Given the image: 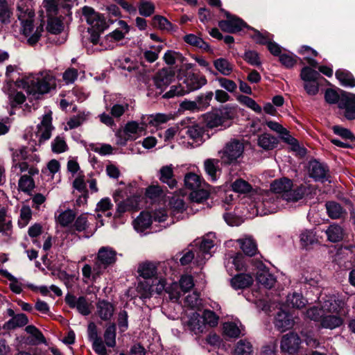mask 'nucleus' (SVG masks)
I'll list each match as a JSON object with an SVG mask.
<instances>
[{
  "label": "nucleus",
  "instance_id": "f257e3e1",
  "mask_svg": "<svg viewBox=\"0 0 355 355\" xmlns=\"http://www.w3.org/2000/svg\"><path fill=\"white\" fill-rule=\"evenodd\" d=\"M26 92L38 98L41 94L50 92L55 87V79L50 71H43L35 75H31L21 81Z\"/></svg>",
  "mask_w": 355,
  "mask_h": 355
},
{
  "label": "nucleus",
  "instance_id": "f03ea898",
  "mask_svg": "<svg viewBox=\"0 0 355 355\" xmlns=\"http://www.w3.org/2000/svg\"><path fill=\"white\" fill-rule=\"evenodd\" d=\"M293 182L286 178L275 180L270 186V191L279 196L282 200L287 202H297L304 196L306 192L305 186L293 188Z\"/></svg>",
  "mask_w": 355,
  "mask_h": 355
},
{
  "label": "nucleus",
  "instance_id": "7ed1b4c3",
  "mask_svg": "<svg viewBox=\"0 0 355 355\" xmlns=\"http://www.w3.org/2000/svg\"><path fill=\"white\" fill-rule=\"evenodd\" d=\"M82 12L84 19L91 26V42L96 44L99 41L100 33L108 27V24L102 15L96 12L91 7L84 6Z\"/></svg>",
  "mask_w": 355,
  "mask_h": 355
},
{
  "label": "nucleus",
  "instance_id": "20e7f679",
  "mask_svg": "<svg viewBox=\"0 0 355 355\" xmlns=\"http://www.w3.org/2000/svg\"><path fill=\"white\" fill-rule=\"evenodd\" d=\"M214 237V234L209 233L202 240H196L194 241L195 246L197 248L195 250V253L196 254L195 263L197 266H202L205 261L211 257L210 250L215 244L213 239Z\"/></svg>",
  "mask_w": 355,
  "mask_h": 355
},
{
  "label": "nucleus",
  "instance_id": "39448f33",
  "mask_svg": "<svg viewBox=\"0 0 355 355\" xmlns=\"http://www.w3.org/2000/svg\"><path fill=\"white\" fill-rule=\"evenodd\" d=\"M116 260V252L109 246L101 247L97 253L96 261L93 268L94 277L99 276L108 266Z\"/></svg>",
  "mask_w": 355,
  "mask_h": 355
},
{
  "label": "nucleus",
  "instance_id": "423d86ee",
  "mask_svg": "<svg viewBox=\"0 0 355 355\" xmlns=\"http://www.w3.org/2000/svg\"><path fill=\"white\" fill-rule=\"evenodd\" d=\"M243 150L244 146L242 142L238 139H232L219 151L220 160L225 164H230L243 155Z\"/></svg>",
  "mask_w": 355,
  "mask_h": 355
},
{
  "label": "nucleus",
  "instance_id": "0eeeda50",
  "mask_svg": "<svg viewBox=\"0 0 355 355\" xmlns=\"http://www.w3.org/2000/svg\"><path fill=\"white\" fill-rule=\"evenodd\" d=\"M185 123L184 121L180 123L182 128L180 129L178 135L180 139H186L187 144H191L192 146L200 145L204 134L203 128L196 124L184 126Z\"/></svg>",
  "mask_w": 355,
  "mask_h": 355
},
{
  "label": "nucleus",
  "instance_id": "6e6552de",
  "mask_svg": "<svg viewBox=\"0 0 355 355\" xmlns=\"http://www.w3.org/2000/svg\"><path fill=\"white\" fill-rule=\"evenodd\" d=\"M166 286V280L163 278H155L153 280L145 279L141 282L137 286V291L141 298H149L155 293L159 294Z\"/></svg>",
  "mask_w": 355,
  "mask_h": 355
},
{
  "label": "nucleus",
  "instance_id": "1a4fd4ad",
  "mask_svg": "<svg viewBox=\"0 0 355 355\" xmlns=\"http://www.w3.org/2000/svg\"><path fill=\"white\" fill-rule=\"evenodd\" d=\"M281 200L276 193L267 191L263 195L261 202L256 205L257 211L261 215L274 213L279 209Z\"/></svg>",
  "mask_w": 355,
  "mask_h": 355
},
{
  "label": "nucleus",
  "instance_id": "9d476101",
  "mask_svg": "<svg viewBox=\"0 0 355 355\" xmlns=\"http://www.w3.org/2000/svg\"><path fill=\"white\" fill-rule=\"evenodd\" d=\"M231 116L227 110H217L209 112L205 116V122L210 128L230 126Z\"/></svg>",
  "mask_w": 355,
  "mask_h": 355
},
{
  "label": "nucleus",
  "instance_id": "9b49d317",
  "mask_svg": "<svg viewBox=\"0 0 355 355\" xmlns=\"http://www.w3.org/2000/svg\"><path fill=\"white\" fill-rule=\"evenodd\" d=\"M51 120L52 118L50 114H45L41 123L37 125V130L31 135V139L38 145H41V144L50 139L53 129Z\"/></svg>",
  "mask_w": 355,
  "mask_h": 355
},
{
  "label": "nucleus",
  "instance_id": "f8f14e48",
  "mask_svg": "<svg viewBox=\"0 0 355 355\" xmlns=\"http://www.w3.org/2000/svg\"><path fill=\"white\" fill-rule=\"evenodd\" d=\"M194 286L193 279L191 275H182L180 284L173 283L172 285L166 288V291L168 293L169 297L171 300L178 301L180 296V290L186 293L191 289Z\"/></svg>",
  "mask_w": 355,
  "mask_h": 355
},
{
  "label": "nucleus",
  "instance_id": "ddd939ff",
  "mask_svg": "<svg viewBox=\"0 0 355 355\" xmlns=\"http://www.w3.org/2000/svg\"><path fill=\"white\" fill-rule=\"evenodd\" d=\"M12 166L11 172L19 175L28 169L26 159L30 158L27 157V148L22 146L15 150L12 149Z\"/></svg>",
  "mask_w": 355,
  "mask_h": 355
},
{
  "label": "nucleus",
  "instance_id": "4468645a",
  "mask_svg": "<svg viewBox=\"0 0 355 355\" xmlns=\"http://www.w3.org/2000/svg\"><path fill=\"white\" fill-rule=\"evenodd\" d=\"M33 18L24 17V20H19L22 26L23 34L27 37V42L31 45H34L38 42L44 31L42 25L37 26L34 31Z\"/></svg>",
  "mask_w": 355,
  "mask_h": 355
},
{
  "label": "nucleus",
  "instance_id": "2eb2a0df",
  "mask_svg": "<svg viewBox=\"0 0 355 355\" xmlns=\"http://www.w3.org/2000/svg\"><path fill=\"white\" fill-rule=\"evenodd\" d=\"M227 17L218 23L220 28L225 32L234 33L241 31L243 28H249L247 24L235 15H232L227 11H224Z\"/></svg>",
  "mask_w": 355,
  "mask_h": 355
},
{
  "label": "nucleus",
  "instance_id": "dca6fc26",
  "mask_svg": "<svg viewBox=\"0 0 355 355\" xmlns=\"http://www.w3.org/2000/svg\"><path fill=\"white\" fill-rule=\"evenodd\" d=\"M64 301L70 308H76L83 315H88L91 313L90 304L84 296L76 297L74 295L68 293L64 297Z\"/></svg>",
  "mask_w": 355,
  "mask_h": 355
},
{
  "label": "nucleus",
  "instance_id": "f3484780",
  "mask_svg": "<svg viewBox=\"0 0 355 355\" xmlns=\"http://www.w3.org/2000/svg\"><path fill=\"white\" fill-rule=\"evenodd\" d=\"M175 79V72L170 69L159 70L153 77V83L162 93Z\"/></svg>",
  "mask_w": 355,
  "mask_h": 355
},
{
  "label": "nucleus",
  "instance_id": "a211bd4d",
  "mask_svg": "<svg viewBox=\"0 0 355 355\" xmlns=\"http://www.w3.org/2000/svg\"><path fill=\"white\" fill-rule=\"evenodd\" d=\"M87 332L89 340L92 343L94 351L98 355H106V347L101 337L98 335L97 328L94 323L89 324Z\"/></svg>",
  "mask_w": 355,
  "mask_h": 355
},
{
  "label": "nucleus",
  "instance_id": "6ab92c4d",
  "mask_svg": "<svg viewBox=\"0 0 355 355\" xmlns=\"http://www.w3.org/2000/svg\"><path fill=\"white\" fill-rule=\"evenodd\" d=\"M310 177L315 181L324 182L329 178V169L327 166L317 160L311 161L309 164Z\"/></svg>",
  "mask_w": 355,
  "mask_h": 355
},
{
  "label": "nucleus",
  "instance_id": "aec40b11",
  "mask_svg": "<svg viewBox=\"0 0 355 355\" xmlns=\"http://www.w3.org/2000/svg\"><path fill=\"white\" fill-rule=\"evenodd\" d=\"M206 84L207 79L204 76L194 73H187L183 80V85L187 94L199 89Z\"/></svg>",
  "mask_w": 355,
  "mask_h": 355
},
{
  "label": "nucleus",
  "instance_id": "412c9836",
  "mask_svg": "<svg viewBox=\"0 0 355 355\" xmlns=\"http://www.w3.org/2000/svg\"><path fill=\"white\" fill-rule=\"evenodd\" d=\"M338 107L344 110L345 116L352 120L355 119V94H347L343 95L339 101Z\"/></svg>",
  "mask_w": 355,
  "mask_h": 355
},
{
  "label": "nucleus",
  "instance_id": "4be33fe9",
  "mask_svg": "<svg viewBox=\"0 0 355 355\" xmlns=\"http://www.w3.org/2000/svg\"><path fill=\"white\" fill-rule=\"evenodd\" d=\"M341 301L336 299L334 295L325 296L320 300V306L324 315L335 313L338 314L340 310Z\"/></svg>",
  "mask_w": 355,
  "mask_h": 355
},
{
  "label": "nucleus",
  "instance_id": "5701e85b",
  "mask_svg": "<svg viewBox=\"0 0 355 355\" xmlns=\"http://www.w3.org/2000/svg\"><path fill=\"white\" fill-rule=\"evenodd\" d=\"M301 340L297 334L289 333L282 337L281 341V349L283 352L288 354L295 353L300 346Z\"/></svg>",
  "mask_w": 355,
  "mask_h": 355
},
{
  "label": "nucleus",
  "instance_id": "b1692460",
  "mask_svg": "<svg viewBox=\"0 0 355 355\" xmlns=\"http://www.w3.org/2000/svg\"><path fill=\"white\" fill-rule=\"evenodd\" d=\"M146 128L147 125L146 123H144L142 116L139 123L135 121L128 122L124 127V132L128 137V139L135 140L141 135Z\"/></svg>",
  "mask_w": 355,
  "mask_h": 355
},
{
  "label": "nucleus",
  "instance_id": "393cba45",
  "mask_svg": "<svg viewBox=\"0 0 355 355\" xmlns=\"http://www.w3.org/2000/svg\"><path fill=\"white\" fill-rule=\"evenodd\" d=\"M275 327L281 331L291 329L294 324L293 316L288 312L280 310L275 317Z\"/></svg>",
  "mask_w": 355,
  "mask_h": 355
},
{
  "label": "nucleus",
  "instance_id": "a878e982",
  "mask_svg": "<svg viewBox=\"0 0 355 355\" xmlns=\"http://www.w3.org/2000/svg\"><path fill=\"white\" fill-rule=\"evenodd\" d=\"M132 103L131 99L120 98L110 108V114L115 119H119L130 107L133 108Z\"/></svg>",
  "mask_w": 355,
  "mask_h": 355
},
{
  "label": "nucleus",
  "instance_id": "bb28decb",
  "mask_svg": "<svg viewBox=\"0 0 355 355\" xmlns=\"http://www.w3.org/2000/svg\"><path fill=\"white\" fill-rule=\"evenodd\" d=\"M17 15L19 20H24V17H34L32 0H19L17 3Z\"/></svg>",
  "mask_w": 355,
  "mask_h": 355
},
{
  "label": "nucleus",
  "instance_id": "cd10ccee",
  "mask_svg": "<svg viewBox=\"0 0 355 355\" xmlns=\"http://www.w3.org/2000/svg\"><path fill=\"white\" fill-rule=\"evenodd\" d=\"M96 309L97 315L105 321L110 320L114 311L113 304L106 300H99L96 304Z\"/></svg>",
  "mask_w": 355,
  "mask_h": 355
},
{
  "label": "nucleus",
  "instance_id": "c85d7f7f",
  "mask_svg": "<svg viewBox=\"0 0 355 355\" xmlns=\"http://www.w3.org/2000/svg\"><path fill=\"white\" fill-rule=\"evenodd\" d=\"M187 324L188 328L195 334L202 333L205 328L202 316L197 312L191 313Z\"/></svg>",
  "mask_w": 355,
  "mask_h": 355
},
{
  "label": "nucleus",
  "instance_id": "c756f323",
  "mask_svg": "<svg viewBox=\"0 0 355 355\" xmlns=\"http://www.w3.org/2000/svg\"><path fill=\"white\" fill-rule=\"evenodd\" d=\"M327 213L331 219H340L345 216V209L335 201H329L325 205Z\"/></svg>",
  "mask_w": 355,
  "mask_h": 355
},
{
  "label": "nucleus",
  "instance_id": "7c9ffc66",
  "mask_svg": "<svg viewBox=\"0 0 355 355\" xmlns=\"http://www.w3.org/2000/svg\"><path fill=\"white\" fill-rule=\"evenodd\" d=\"M252 276L249 274L241 273L235 275L231 279V286L235 289H244L249 287L253 282Z\"/></svg>",
  "mask_w": 355,
  "mask_h": 355
},
{
  "label": "nucleus",
  "instance_id": "2f4dec72",
  "mask_svg": "<svg viewBox=\"0 0 355 355\" xmlns=\"http://www.w3.org/2000/svg\"><path fill=\"white\" fill-rule=\"evenodd\" d=\"M137 272L144 279L153 280L155 278H159L157 276V268L151 262H144L139 264Z\"/></svg>",
  "mask_w": 355,
  "mask_h": 355
},
{
  "label": "nucleus",
  "instance_id": "473e14b6",
  "mask_svg": "<svg viewBox=\"0 0 355 355\" xmlns=\"http://www.w3.org/2000/svg\"><path fill=\"white\" fill-rule=\"evenodd\" d=\"M225 267L231 270L234 268L236 270H241L245 268V257L240 253L236 252L226 258Z\"/></svg>",
  "mask_w": 355,
  "mask_h": 355
},
{
  "label": "nucleus",
  "instance_id": "72a5a7b5",
  "mask_svg": "<svg viewBox=\"0 0 355 355\" xmlns=\"http://www.w3.org/2000/svg\"><path fill=\"white\" fill-rule=\"evenodd\" d=\"M152 224L151 214L148 211H141L139 216L133 221L136 231L143 232Z\"/></svg>",
  "mask_w": 355,
  "mask_h": 355
},
{
  "label": "nucleus",
  "instance_id": "f704fd0d",
  "mask_svg": "<svg viewBox=\"0 0 355 355\" xmlns=\"http://www.w3.org/2000/svg\"><path fill=\"white\" fill-rule=\"evenodd\" d=\"M338 315L335 313L324 315L321 320V327L329 329L339 327L343 323V320Z\"/></svg>",
  "mask_w": 355,
  "mask_h": 355
},
{
  "label": "nucleus",
  "instance_id": "c9c22d12",
  "mask_svg": "<svg viewBox=\"0 0 355 355\" xmlns=\"http://www.w3.org/2000/svg\"><path fill=\"white\" fill-rule=\"evenodd\" d=\"M257 280L259 284L263 285L267 288H272L276 282L275 277L266 268L258 271L257 274Z\"/></svg>",
  "mask_w": 355,
  "mask_h": 355
},
{
  "label": "nucleus",
  "instance_id": "e433bc0d",
  "mask_svg": "<svg viewBox=\"0 0 355 355\" xmlns=\"http://www.w3.org/2000/svg\"><path fill=\"white\" fill-rule=\"evenodd\" d=\"M159 180L168 185L171 189L175 187L177 182L173 177V166L167 165L162 166L159 170Z\"/></svg>",
  "mask_w": 355,
  "mask_h": 355
},
{
  "label": "nucleus",
  "instance_id": "4c0bfd02",
  "mask_svg": "<svg viewBox=\"0 0 355 355\" xmlns=\"http://www.w3.org/2000/svg\"><path fill=\"white\" fill-rule=\"evenodd\" d=\"M170 208L171 209L172 218H175L177 220L182 219L181 215L185 210V203L184 200L180 198H172L169 202Z\"/></svg>",
  "mask_w": 355,
  "mask_h": 355
},
{
  "label": "nucleus",
  "instance_id": "58836bf2",
  "mask_svg": "<svg viewBox=\"0 0 355 355\" xmlns=\"http://www.w3.org/2000/svg\"><path fill=\"white\" fill-rule=\"evenodd\" d=\"M138 202L135 198H127L117 205L115 217H121L126 211L137 210Z\"/></svg>",
  "mask_w": 355,
  "mask_h": 355
},
{
  "label": "nucleus",
  "instance_id": "ea45409f",
  "mask_svg": "<svg viewBox=\"0 0 355 355\" xmlns=\"http://www.w3.org/2000/svg\"><path fill=\"white\" fill-rule=\"evenodd\" d=\"M12 232L11 218L7 214L6 209H0V232L10 236Z\"/></svg>",
  "mask_w": 355,
  "mask_h": 355
},
{
  "label": "nucleus",
  "instance_id": "a19ab883",
  "mask_svg": "<svg viewBox=\"0 0 355 355\" xmlns=\"http://www.w3.org/2000/svg\"><path fill=\"white\" fill-rule=\"evenodd\" d=\"M238 243L243 252L248 256L252 257L257 252V245L252 237H245L239 239Z\"/></svg>",
  "mask_w": 355,
  "mask_h": 355
},
{
  "label": "nucleus",
  "instance_id": "79ce46f5",
  "mask_svg": "<svg viewBox=\"0 0 355 355\" xmlns=\"http://www.w3.org/2000/svg\"><path fill=\"white\" fill-rule=\"evenodd\" d=\"M150 214L152 222L154 221L157 222L159 223H163V225H162V227L164 228L174 223V220L172 219L169 222H166L167 220L168 219V215L166 209L164 208H159L155 209L152 213H150Z\"/></svg>",
  "mask_w": 355,
  "mask_h": 355
},
{
  "label": "nucleus",
  "instance_id": "37998d69",
  "mask_svg": "<svg viewBox=\"0 0 355 355\" xmlns=\"http://www.w3.org/2000/svg\"><path fill=\"white\" fill-rule=\"evenodd\" d=\"M328 240L331 242L336 243L341 241L344 236V230L343 227L336 223L330 225L325 231Z\"/></svg>",
  "mask_w": 355,
  "mask_h": 355
},
{
  "label": "nucleus",
  "instance_id": "c03bdc74",
  "mask_svg": "<svg viewBox=\"0 0 355 355\" xmlns=\"http://www.w3.org/2000/svg\"><path fill=\"white\" fill-rule=\"evenodd\" d=\"M28 322V317L24 313H18L11 318L4 324V329L8 330L15 329L26 325Z\"/></svg>",
  "mask_w": 355,
  "mask_h": 355
},
{
  "label": "nucleus",
  "instance_id": "a18cd8bd",
  "mask_svg": "<svg viewBox=\"0 0 355 355\" xmlns=\"http://www.w3.org/2000/svg\"><path fill=\"white\" fill-rule=\"evenodd\" d=\"M278 139L270 134L264 133L259 137L258 145L264 150L274 149L278 144Z\"/></svg>",
  "mask_w": 355,
  "mask_h": 355
},
{
  "label": "nucleus",
  "instance_id": "49530a36",
  "mask_svg": "<svg viewBox=\"0 0 355 355\" xmlns=\"http://www.w3.org/2000/svg\"><path fill=\"white\" fill-rule=\"evenodd\" d=\"M307 301L301 293L294 292L286 297V304L288 307L302 309L305 306Z\"/></svg>",
  "mask_w": 355,
  "mask_h": 355
},
{
  "label": "nucleus",
  "instance_id": "de8ad7c7",
  "mask_svg": "<svg viewBox=\"0 0 355 355\" xmlns=\"http://www.w3.org/2000/svg\"><path fill=\"white\" fill-rule=\"evenodd\" d=\"M268 127L273 131L277 132L282 136V138L288 144L294 145L297 141L288 135V132L282 125L275 121L267 122Z\"/></svg>",
  "mask_w": 355,
  "mask_h": 355
},
{
  "label": "nucleus",
  "instance_id": "09e8293b",
  "mask_svg": "<svg viewBox=\"0 0 355 355\" xmlns=\"http://www.w3.org/2000/svg\"><path fill=\"white\" fill-rule=\"evenodd\" d=\"M336 77L342 85L349 87H355V78L349 71L338 69L336 72Z\"/></svg>",
  "mask_w": 355,
  "mask_h": 355
},
{
  "label": "nucleus",
  "instance_id": "8fccbe9b",
  "mask_svg": "<svg viewBox=\"0 0 355 355\" xmlns=\"http://www.w3.org/2000/svg\"><path fill=\"white\" fill-rule=\"evenodd\" d=\"M218 163L219 160L215 159H208L204 162L205 170L210 180L213 182L217 179V173L219 171Z\"/></svg>",
  "mask_w": 355,
  "mask_h": 355
},
{
  "label": "nucleus",
  "instance_id": "3c124183",
  "mask_svg": "<svg viewBox=\"0 0 355 355\" xmlns=\"http://www.w3.org/2000/svg\"><path fill=\"white\" fill-rule=\"evenodd\" d=\"M214 66L223 76H229L233 71V64L225 58L216 59L214 61Z\"/></svg>",
  "mask_w": 355,
  "mask_h": 355
},
{
  "label": "nucleus",
  "instance_id": "603ef678",
  "mask_svg": "<svg viewBox=\"0 0 355 355\" xmlns=\"http://www.w3.org/2000/svg\"><path fill=\"white\" fill-rule=\"evenodd\" d=\"M168 117L164 114L157 113L155 114L143 115L144 123L153 126H157L162 123H166Z\"/></svg>",
  "mask_w": 355,
  "mask_h": 355
},
{
  "label": "nucleus",
  "instance_id": "864d4df0",
  "mask_svg": "<svg viewBox=\"0 0 355 355\" xmlns=\"http://www.w3.org/2000/svg\"><path fill=\"white\" fill-rule=\"evenodd\" d=\"M184 40L186 43L205 51H207L209 49V45L202 38L194 34L186 35L184 37Z\"/></svg>",
  "mask_w": 355,
  "mask_h": 355
},
{
  "label": "nucleus",
  "instance_id": "5fc2aeb1",
  "mask_svg": "<svg viewBox=\"0 0 355 355\" xmlns=\"http://www.w3.org/2000/svg\"><path fill=\"white\" fill-rule=\"evenodd\" d=\"M57 222L62 227H67L75 220L76 214L71 209L60 212L55 216Z\"/></svg>",
  "mask_w": 355,
  "mask_h": 355
},
{
  "label": "nucleus",
  "instance_id": "6e6d98bb",
  "mask_svg": "<svg viewBox=\"0 0 355 355\" xmlns=\"http://www.w3.org/2000/svg\"><path fill=\"white\" fill-rule=\"evenodd\" d=\"M253 347L247 340H240L234 349V355H252Z\"/></svg>",
  "mask_w": 355,
  "mask_h": 355
},
{
  "label": "nucleus",
  "instance_id": "4d7b16f0",
  "mask_svg": "<svg viewBox=\"0 0 355 355\" xmlns=\"http://www.w3.org/2000/svg\"><path fill=\"white\" fill-rule=\"evenodd\" d=\"M116 325L111 324L108 325L104 333L105 346L114 347L116 345Z\"/></svg>",
  "mask_w": 355,
  "mask_h": 355
},
{
  "label": "nucleus",
  "instance_id": "13d9d810",
  "mask_svg": "<svg viewBox=\"0 0 355 355\" xmlns=\"http://www.w3.org/2000/svg\"><path fill=\"white\" fill-rule=\"evenodd\" d=\"M301 79L304 83L318 80L321 77L320 73L310 67H304L300 73Z\"/></svg>",
  "mask_w": 355,
  "mask_h": 355
},
{
  "label": "nucleus",
  "instance_id": "bf43d9fd",
  "mask_svg": "<svg viewBox=\"0 0 355 355\" xmlns=\"http://www.w3.org/2000/svg\"><path fill=\"white\" fill-rule=\"evenodd\" d=\"M154 27L162 31H171L173 29V25L164 17L155 15L153 19Z\"/></svg>",
  "mask_w": 355,
  "mask_h": 355
},
{
  "label": "nucleus",
  "instance_id": "052dcab7",
  "mask_svg": "<svg viewBox=\"0 0 355 355\" xmlns=\"http://www.w3.org/2000/svg\"><path fill=\"white\" fill-rule=\"evenodd\" d=\"M209 192L202 187L193 189L189 194V198L192 202L201 203L206 200L209 197Z\"/></svg>",
  "mask_w": 355,
  "mask_h": 355
},
{
  "label": "nucleus",
  "instance_id": "680f3d73",
  "mask_svg": "<svg viewBox=\"0 0 355 355\" xmlns=\"http://www.w3.org/2000/svg\"><path fill=\"white\" fill-rule=\"evenodd\" d=\"M25 331L32 336L31 340L32 344L43 343L45 342V338L42 333L34 325L26 326Z\"/></svg>",
  "mask_w": 355,
  "mask_h": 355
},
{
  "label": "nucleus",
  "instance_id": "e2e57ef3",
  "mask_svg": "<svg viewBox=\"0 0 355 355\" xmlns=\"http://www.w3.org/2000/svg\"><path fill=\"white\" fill-rule=\"evenodd\" d=\"M184 184L187 188L193 190L202 187L200 177L195 173H188L184 178Z\"/></svg>",
  "mask_w": 355,
  "mask_h": 355
},
{
  "label": "nucleus",
  "instance_id": "0e129e2a",
  "mask_svg": "<svg viewBox=\"0 0 355 355\" xmlns=\"http://www.w3.org/2000/svg\"><path fill=\"white\" fill-rule=\"evenodd\" d=\"M184 306L191 309H198L202 304V300L199 293L194 291L192 294L186 296L184 301Z\"/></svg>",
  "mask_w": 355,
  "mask_h": 355
},
{
  "label": "nucleus",
  "instance_id": "69168bd1",
  "mask_svg": "<svg viewBox=\"0 0 355 355\" xmlns=\"http://www.w3.org/2000/svg\"><path fill=\"white\" fill-rule=\"evenodd\" d=\"M18 185L22 191L28 193L35 187V182L30 175H24L19 180Z\"/></svg>",
  "mask_w": 355,
  "mask_h": 355
},
{
  "label": "nucleus",
  "instance_id": "338daca9",
  "mask_svg": "<svg viewBox=\"0 0 355 355\" xmlns=\"http://www.w3.org/2000/svg\"><path fill=\"white\" fill-rule=\"evenodd\" d=\"M223 332L230 338L239 337L241 333L239 327L235 322H225L223 324Z\"/></svg>",
  "mask_w": 355,
  "mask_h": 355
},
{
  "label": "nucleus",
  "instance_id": "774afa93",
  "mask_svg": "<svg viewBox=\"0 0 355 355\" xmlns=\"http://www.w3.org/2000/svg\"><path fill=\"white\" fill-rule=\"evenodd\" d=\"M63 29V23L58 17H49L47 30L53 34L60 33Z\"/></svg>",
  "mask_w": 355,
  "mask_h": 355
}]
</instances>
